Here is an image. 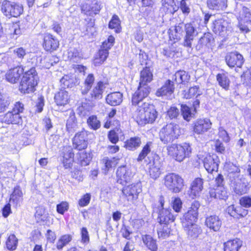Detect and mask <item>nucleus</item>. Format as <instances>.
<instances>
[{
  "instance_id": "60",
  "label": "nucleus",
  "mask_w": 251,
  "mask_h": 251,
  "mask_svg": "<svg viewBox=\"0 0 251 251\" xmlns=\"http://www.w3.org/2000/svg\"><path fill=\"white\" fill-rule=\"evenodd\" d=\"M179 114V109L176 107H171L167 111V116L171 119L176 118Z\"/></svg>"
},
{
  "instance_id": "23",
  "label": "nucleus",
  "mask_w": 251,
  "mask_h": 251,
  "mask_svg": "<svg viewBox=\"0 0 251 251\" xmlns=\"http://www.w3.org/2000/svg\"><path fill=\"white\" fill-rule=\"evenodd\" d=\"M106 84L101 81L98 82L93 88L89 91V94L92 100L100 99L106 87Z\"/></svg>"
},
{
  "instance_id": "9",
  "label": "nucleus",
  "mask_w": 251,
  "mask_h": 251,
  "mask_svg": "<svg viewBox=\"0 0 251 251\" xmlns=\"http://www.w3.org/2000/svg\"><path fill=\"white\" fill-rule=\"evenodd\" d=\"M142 192V186L140 182L125 186L122 193L128 201L134 203L138 198L139 194Z\"/></svg>"
},
{
  "instance_id": "34",
  "label": "nucleus",
  "mask_w": 251,
  "mask_h": 251,
  "mask_svg": "<svg viewBox=\"0 0 251 251\" xmlns=\"http://www.w3.org/2000/svg\"><path fill=\"white\" fill-rule=\"evenodd\" d=\"M242 245V241L239 239L230 240L224 244V251H238Z\"/></svg>"
},
{
  "instance_id": "64",
  "label": "nucleus",
  "mask_w": 251,
  "mask_h": 251,
  "mask_svg": "<svg viewBox=\"0 0 251 251\" xmlns=\"http://www.w3.org/2000/svg\"><path fill=\"white\" fill-rule=\"evenodd\" d=\"M13 53L19 59H22L26 55V51L23 48L19 47L13 50Z\"/></svg>"
},
{
  "instance_id": "29",
  "label": "nucleus",
  "mask_w": 251,
  "mask_h": 251,
  "mask_svg": "<svg viewBox=\"0 0 251 251\" xmlns=\"http://www.w3.org/2000/svg\"><path fill=\"white\" fill-rule=\"evenodd\" d=\"M123 101V94L119 92L109 94L106 98L107 103L111 106L120 105Z\"/></svg>"
},
{
  "instance_id": "35",
  "label": "nucleus",
  "mask_w": 251,
  "mask_h": 251,
  "mask_svg": "<svg viewBox=\"0 0 251 251\" xmlns=\"http://www.w3.org/2000/svg\"><path fill=\"white\" fill-rule=\"evenodd\" d=\"M94 81L95 77L93 74H90L86 76L81 88V93L83 95L89 93L94 83Z\"/></svg>"
},
{
  "instance_id": "16",
  "label": "nucleus",
  "mask_w": 251,
  "mask_h": 251,
  "mask_svg": "<svg viewBox=\"0 0 251 251\" xmlns=\"http://www.w3.org/2000/svg\"><path fill=\"white\" fill-rule=\"evenodd\" d=\"M43 46L47 51H53L56 50L59 46L58 40L52 34L46 33L44 35Z\"/></svg>"
},
{
  "instance_id": "26",
  "label": "nucleus",
  "mask_w": 251,
  "mask_h": 251,
  "mask_svg": "<svg viewBox=\"0 0 251 251\" xmlns=\"http://www.w3.org/2000/svg\"><path fill=\"white\" fill-rule=\"evenodd\" d=\"M214 41V38L211 33L206 32L200 38L197 48L200 50L203 48H209Z\"/></svg>"
},
{
  "instance_id": "20",
  "label": "nucleus",
  "mask_w": 251,
  "mask_h": 251,
  "mask_svg": "<svg viewBox=\"0 0 251 251\" xmlns=\"http://www.w3.org/2000/svg\"><path fill=\"white\" fill-rule=\"evenodd\" d=\"M73 146L78 150L81 151L87 146V134L85 131L77 133L73 139Z\"/></svg>"
},
{
  "instance_id": "14",
  "label": "nucleus",
  "mask_w": 251,
  "mask_h": 251,
  "mask_svg": "<svg viewBox=\"0 0 251 251\" xmlns=\"http://www.w3.org/2000/svg\"><path fill=\"white\" fill-rule=\"evenodd\" d=\"M225 59L226 64L230 68H233L235 66L240 68L244 62L242 55L237 51L228 53Z\"/></svg>"
},
{
  "instance_id": "31",
  "label": "nucleus",
  "mask_w": 251,
  "mask_h": 251,
  "mask_svg": "<svg viewBox=\"0 0 251 251\" xmlns=\"http://www.w3.org/2000/svg\"><path fill=\"white\" fill-rule=\"evenodd\" d=\"M209 195L211 198L226 200L227 197V193L224 186L217 187L216 189L210 190Z\"/></svg>"
},
{
  "instance_id": "21",
  "label": "nucleus",
  "mask_w": 251,
  "mask_h": 251,
  "mask_svg": "<svg viewBox=\"0 0 251 251\" xmlns=\"http://www.w3.org/2000/svg\"><path fill=\"white\" fill-rule=\"evenodd\" d=\"M25 68V67L24 69L23 67L18 66L10 69L5 75L6 80L11 83H17L19 80L21 75L23 74Z\"/></svg>"
},
{
  "instance_id": "28",
  "label": "nucleus",
  "mask_w": 251,
  "mask_h": 251,
  "mask_svg": "<svg viewBox=\"0 0 251 251\" xmlns=\"http://www.w3.org/2000/svg\"><path fill=\"white\" fill-rule=\"evenodd\" d=\"M74 153L73 149L70 147L64 148L63 163L66 169L70 168L74 161Z\"/></svg>"
},
{
  "instance_id": "50",
  "label": "nucleus",
  "mask_w": 251,
  "mask_h": 251,
  "mask_svg": "<svg viewBox=\"0 0 251 251\" xmlns=\"http://www.w3.org/2000/svg\"><path fill=\"white\" fill-rule=\"evenodd\" d=\"M240 18L243 22L251 24V10L246 7H243Z\"/></svg>"
},
{
  "instance_id": "42",
  "label": "nucleus",
  "mask_w": 251,
  "mask_h": 251,
  "mask_svg": "<svg viewBox=\"0 0 251 251\" xmlns=\"http://www.w3.org/2000/svg\"><path fill=\"white\" fill-rule=\"evenodd\" d=\"M217 80L219 84L225 90H228L229 86L230 80L226 73L218 74L216 76Z\"/></svg>"
},
{
  "instance_id": "39",
  "label": "nucleus",
  "mask_w": 251,
  "mask_h": 251,
  "mask_svg": "<svg viewBox=\"0 0 251 251\" xmlns=\"http://www.w3.org/2000/svg\"><path fill=\"white\" fill-rule=\"evenodd\" d=\"M190 76L188 73L183 70L176 72L173 75V80L177 84H180L189 80Z\"/></svg>"
},
{
  "instance_id": "19",
  "label": "nucleus",
  "mask_w": 251,
  "mask_h": 251,
  "mask_svg": "<svg viewBox=\"0 0 251 251\" xmlns=\"http://www.w3.org/2000/svg\"><path fill=\"white\" fill-rule=\"evenodd\" d=\"M81 9L82 13L85 15L94 16L100 12L101 6L99 2L95 1L90 4L88 3L82 4Z\"/></svg>"
},
{
  "instance_id": "59",
  "label": "nucleus",
  "mask_w": 251,
  "mask_h": 251,
  "mask_svg": "<svg viewBox=\"0 0 251 251\" xmlns=\"http://www.w3.org/2000/svg\"><path fill=\"white\" fill-rule=\"evenodd\" d=\"M120 25L119 17L117 15H114L109 23V27L112 29L116 28V31L118 32L117 29H118Z\"/></svg>"
},
{
  "instance_id": "36",
  "label": "nucleus",
  "mask_w": 251,
  "mask_h": 251,
  "mask_svg": "<svg viewBox=\"0 0 251 251\" xmlns=\"http://www.w3.org/2000/svg\"><path fill=\"white\" fill-rule=\"evenodd\" d=\"M142 241L144 244L151 251H157L158 246L156 240L150 235H145L142 236Z\"/></svg>"
},
{
  "instance_id": "17",
  "label": "nucleus",
  "mask_w": 251,
  "mask_h": 251,
  "mask_svg": "<svg viewBox=\"0 0 251 251\" xmlns=\"http://www.w3.org/2000/svg\"><path fill=\"white\" fill-rule=\"evenodd\" d=\"M212 123L208 118L200 119L194 123V132L198 134H202L211 128Z\"/></svg>"
},
{
  "instance_id": "22",
  "label": "nucleus",
  "mask_w": 251,
  "mask_h": 251,
  "mask_svg": "<svg viewBox=\"0 0 251 251\" xmlns=\"http://www.w3.org/2000/svg\"><path fill=\"white\" fill-rule=\"evenodd\" d=\"M174 82L167 80L161 88L157 89L155 95L157 97H168L174 93Z\"/></svg>"
},
{
  "instance_id": "46",
  "label": "nucleus",
  "mask_w": 251,
  "mask_h": 251,
  "mask_svg": "<svg viewBox=\"0 0 251 251\" xmlns=\"http://www.w3.org/2000/svg\"><path fill=\"white\" fill-rule=\"evenodd\" d=\"M181 115L183 119L189 122L193 118L194 115L195 110H192L186 104L181 105Z\"/></svg>"
},
{
  "instance_id": "44",
  "label": "nucleus",
  "mask_w": 251,
  "mask_h": 251,
  "mask_svg": "<svg viewBox=\"0 0 251 251\" xmlns=\"http://www.w3.org/2000/svg\"><path fill=\"white\" fill-rule=\"evenodd\" d=\"M184 228L188 236L192 238L197 237L201 232V228L195 224L189 225L188 227H184Z\"/></svg>"
},
{
  "instance_id": "43",
  "label": "nucleus",
  "mask_w": 251,
  "mask_h": 251,
  "mask_svg": "<svg viewBox=\"0 0 251 251\" xmlns=\"http://www.w3.org/2000/svg\"><path fill=\"white\" fill-rule=\"evenodd\" d=\"M77 159L79 163L82 166L88 165L92 158V154L90 152H86L85 151H81L79 152L77 154Z\"/></svg>"
},
{
  "instance_id": "10",
  "label": "nucleus",
  "mask_w": 251,
  "mask_h": 251,
  "mask_svg": "<svg viewBox=\"0 0 251 251\" xmlns=\"http://www.w3.org/2000/svg\"><path fill=\"white\" fill-rule=\"evenodd\" d=\"M213 31L220 36L228 35L232 30L231 24L226 20L220 19L213 23Z\"/></svg>"
},
{
  "instance_id": "52",
  "label": "nucleus",
  "mask_w": 251,
  "mask_h": 251,
  "mask_svg": "<svg viewBox=\"0 0 251 251\" xmlns=\"http://www.w3.org/2000/svg\"><path fill=\"white\" fill-rule=\"evenodd\" d=\"M171 229L168 224H160L157 233L159 238H165L168 237L170 234Z\"/></svg>"
},
{
  "instance_id": "2",
  "label": "nucleus",
  "mask_w": 251,
  "mask_h": 251,
  "mask_svg": "<svg viewBox=\"0 0 251 251\" xmlns=\"http://www.w3.org/2000/svg\"><path fill=\"white\" fill-rule=\"evenodd\" d=\"M157 115L154 106L150 102L142 103L138 106L136 111L137 119L141 124L152 123L157 118Z\"/></svg>"
},
{
  "instance_id": "32",
  "label": "nucleus",
  "mask_w": 251,
  "mask_h": 251,
  "mask_svg": "<svg viewBox=\"0 0 251 251\" xmlns=\"http://www.w3.org/2000/svg\"><path fill=\"white\" fill-rule=\"evenodd\" d=\"M207 5L211 10H224L227 6V0H207Z\"/></svg>"
},
{
  "instance_id": "49",
  "label": "nucleus",
  "mask_w": 251,
  "mask_h": 251,
  "mask_svg": "<svg viewBox=\"0 0 251 251\" xmlns=\"http://www.w3.org/2000/svg\"><path fill=\"white\" fill-rule=\"evenodd\" d=\"M123 135L122 130L120 128H115L110 130L108 134L109 141L113 144H116L119 141V136Z\"/></svg>"
},
{
  "instance_id": "56",
  "label": "nucleus",
  "mask_w": 251,
  "mask_h": 251,
  "mask_svg": "<svg viewBox=\"0 0 251 251\" xmlns=\"http://www.w3.org/2000/svg\"><path fill=\"white\" fill-rule=\"evenodd\" d=\"M10 104V100L5 96L0 94V113L6 111Z\"/></svg>"
},
{
  "instance_id": "54",
  "label": "nucleus",
  "mask_w": 251,
  "mask_h": 251,
  "mask_svg": "<svg viewBox=\"0 0 251 251\" xmlns=\"http://www.w3.org/2000/svg\"><path fill=\"white\" fill-rule=\"evenodd\" d=\"M89 127L94 130H97L100 126V123L96 116H90L87 120Z\"/></svg>"
},
{
  "instance_id": "33",
  "label": "nucleus",
  "mask_w": 251,
  "mask_h": 251,
  "mask_svg": "<svg viewBox=\"0 0 251 251\" xmlns=\"http://www.w3.org/2000/svg\"><path fill=\"white\" fill-rule=\"evenodd\" d=\"M23 201V193L19 186L16 187L11 195L10 202L14 206H20Z\"/></svg>"
},
{
  "instance_id": "30",
  "label": "nucleus",
  "mask_w": 251,
  "mask_h": 251,
  "mask_svg": "<svg viewBox=\"0 0 251 251\" xmlns=\"http://www.w3.org/2000/svg\"><path fill=\"white\" fill-rule=\"evenodd\" d=\"M176 217L171 213L169 209L162 208L160 212L159 219L160 224H168L175 221Z\"/></svg>"
},
{
  "instance_id": "45",
  "label": "nucleus",
  "mask_w": 251,
  "mask_h": 251,
  "mask_svg": "<svg viewBox=\"0 0 251 251\" xmlns=\"http://www.w3.org/2000/svg\"><path fill=\"white\" fill-rule=\"evenodd\" d=\"M234 192L238 195H243L247 192V185L241 179H237L234 181Z\"/></svg>"
},
{
  "instance_id": "27",
  "label": "nucleus",
  "mask_w": 251,
  "mask_h": 251,
  "mask_svg": "<svg viewBox=\"0 0 251 251\" xmlns=\"http://www.w3.org/2000/svg\"><path fill=\"white\" fill-rule=\"evenodd\" d=\"M205 225L210 229L217 231L220 228L222 222L218 216L212 215L206 218Z\"/></svg>"
},
{
  "instance_id": "37",
  "label": "nucleus",
  "mask_w": 251,
  "mask_h": 251,
  "mask_svg": "<svg viewBox=\"0 0 251 251\" xmlns=\"http://www.w3.org/2000/svg\"><path fill=\"white\" fill-rule=\"evenodd\" d=\"M153 75L150 68H145L140 73V85H148L151 82Z\"/></svg>"
},
{
  "instance_id": "38",
  "label": "nucleus",
  "mask_w": 251,
  "mask_h": 251,
  "mask_svg": "<svg viewBox=\"0 0 251 251\" xmlns=\"http://www.w3.org/2000/svg\"><path fill=\"white\" fill-rule=\"evenodd\" d=\"M176 0H162V8L166 12L174 13L177 9L176 5Z\"/></svg>"
},
{
  "instance_id": "47",
  "label": "nucleus",
  "mask_w": 251,
  "mask_h": 251,
  "mask_svg": "<svg viewBox=\"0 0 251 251\" xmlns=\"http://www.w3.org/2000/svg\"><path fill=\"white\" fill-rule=\"evenodd\" d=\"M68 58L74 62H77L82 58V55L78 50L70 48L68 52Z\"/></svg>"
},
{
  "instance_id": "4",
  "label": "nucleus",
  "mask_w": 251,
  "mask_h": 251,
  "mask_svg": "<svg viewBox=\"0 0 251 251\" xmlns=\"http://www.w3.org/2000/svg\"><path fill=\"white\" fill-rule=\"evenodd\" d=\"M180 134V129L178 125L170 123L162 127L159 132V138L164 144L172 142Z\"/></svg>"
},
{
  "instance_id": "53",
  "label": "nucleus",
  "mask_w": 251,
  "mask_h": 251,
  "mask_svg": "<svg viewBox=\"0 0 251 251\" xmlns=\"http://www.w3.org/2000/svg\"><path fill=\"white\" fill-rule=\"evenodd\" d=\"M201 95V93L199 90V87L197 86H195L191 87L188 91H184L183 93V97L185 99H190L196 95L197 97L198 96Z\"/></svg>"
},
{
  "instance_id": "25",
  "label": "nucleus",
  "mask_w": 251,
  "mask_h": 251,
  "mask_svg": "<svg viewBox=\"0 0 251 251\" xmlns=\"http://www.w3.org/2000/svg\"><path fill=\"white\" fill-rule=\"evenodd\" d=\"M54 99L57 105L64 106L69 103L70 96L67 91L62 89L55 94Z\"/></svg>"
},
{
  "instance_id": "40",
  "label": "nucleus",
  "mask_w": 251,
  "mask_h": 251,
  "mask_svg": "<svg viewBox=\"0 0 251 251\" xmlns=\"http://www.w3.org/2000/svg\"><path fill=\"white\" fill-rule=\"evenodd\" d=\"M141 144L139 137H131L125 142V147L128 150L133 151L138 148Z\"/></svg>"
},
{
  "instance_id": "63",
  "label": "nucleus",
  "mask_w": 251,
  "mask_h": 251,
  "mask_svg": "<svg viewBox=\"0 0 251 251\" xmlns=\"http://www.w3.org/2000/svg\"><path fill=\"white\" fill-rule=\"evenodd\" d=\"M91 195L90 194L87 193L79 200L78 204L80 206L84 207L87 205L90 201Z\"/></svg>"
},
{
  "instance_id": "41",
  "label": "nucleus",
  "mask_w": 251,
  "mask_h": 251,
  "mask_svg": "<svg viewBox=\"0 0 251 251\" xmlns=\"http://www.w3.org/2000/svg\"><path fill=\"white\" fill-rule=\"evenodd\" d=\"M77 128V122L75 113L73 112L70 113V116L66 123V128L70 133L74 132Z\"/></svg>"
},
{
  "instance_id": "58",
  "label": "nucleus",
  "mask_w": 251,
  "mask_h": 251,
  "mask_svg": "<svg viewBox=\"0 0 251 251\" xmlns=\"http://www.w3.org/2000/svg\"><path fill=\"white\" fill-rule=\"evenodd\" d=\"M114 41L115 38L112 35L109 36L107 40L102 43L101 50H107L108 51L109 49L113 46Z\"/></svg>"
},
{
  "instance_id": "48",
  "label": "nucleus",
  "mask_w": 251,
  "mask_h": 251,
  "mask_svg": "<svg viewBox=\"0 0 251 251\" xmlns=\"http://www.w3.org/2000/svg\"><path fill=\"white\" fill-rule=\"evenodd\" d=\"M18 243V239L14 234H12L8 237L6 241V246L8 250L14 251L17 249Z\"/></svg>"
},
{
  "instance_id": "5",
  "label": "nucleus",
  "mask_w": 251,
  "mask_h": 251,
  "mask_svg": "<svg viewBox=\"0 0 251 251\" xmlns=\"http://www.w3.org/2000/svg\"><path fill=\"white\" fill-rule=\"evenodd\" d=\"M24 104L17 102L12 111L7 112L0 119L2 123L7 124H19L22 122L20 113L24 111Z\"/></svg>"
},
{
  "instance_id": "1",
  "label": "nucleus",
  "mask_w": 251,
  "mask_h": 251,
  "mask_svg": "<svg viewBox=\"0 0 251 251\" xmlns=\"http://www.w3.org/2000/svg\"><path fill=\"white\" fill-rule=\"evenodd\" d=\"M31 60L33 61L31 62V65H27V66H30L31 68L24 74L19 87V90L24 93L33 92L35 86L37 84V74L34 68V61L36 59L32 57Z\"/></svg>"
},
{
  "instance_id": "61",
  "label": "nucleus",
  "mask_w": 251,
  "mask_h": 251,
  "mask_svg": "<svg viewBox=\"0 0 251 251\" xmlns=\"http://www.w3.org/2000/svg\"><path fill=\"white\" fill-rule=\"evenodd\" d=\"M57 211L61 214H63L69 209V203L66 201H63L57 205Z\"/></svg>"
},
{
  "instance_id": "18",
  "label": "nucleus",
  "mask_w": 251,
  "mask_h": 251,
  "mask_svg": "<svg viewBox=\"0 0 251 251\" xmlns=\"http://www.w3.org/2000/svg\"><path fill=\"white\" fill-rule=\"evenodd\" d=\"M149 173L150 177L153 179H156L161 174L162 164L158 157L154 158L152 162L149 163Z\"/></svg>"
},
{
  "instance_id": "55",
  "label": "nucleus",
  "mask_w": 251,
  "mask_h": 251,
  "mask_svg": "<svg viewBox=\"0 0 251 251\" xmlns=\"http://www.w3.org/2000/svg\"><path fill=\"white\" fill-rule=\"evenodd\" d=\"M152 143L151 142H148L147 144L144 146L142 151L139 153V156L137 159V161L140 162L142 161L143 159L145 158V157L147 156V155L151 152V146Z\"/></svg>"
},
{
  "instance_id": "11",
  "label": "nucleus",
  "mask_w": 251,
  "mask_h": 251,
  "mask_svg": "<svg viewBox=\"0 0 251 251\" xmlns=\"http://www.w3.org/2000/svg\"><path fill=\"white\" fill-rule=\"evenodd\" d=\"M184 29L185 35L182 45L185 47L191 48L194 38L198 35L197 30L196 27L191 23L184 24Z\"/></svg>"
},
{
  "instance_id": "24",
  "label": "nucleus",
  "mask_w": 251,
  "mask_h": 251,
  "mask_svg": "<svg viewBox=\"0 0 251 251\" xmlns=\"http://www.w3.org/2000/svg\"><path fill=\"white\" fill-rule=\"evenodd\" d=\"M203 180L198 177L192 182L191 186L190 195L192 198L194 199L199 196L203 189Z\"/></svg>"
},
{
  "instance_id": "12",
  "label": "nucleus",
  "mask_w": 251,
  "mask_h": 251,
  "mask_svg": "<svg viewBox=\"0 0 251 251\" xmlns=\"http://www.w3.org/2000/svg\"><path fill=\"white\" fill-rule=\"evenodd\" d=\"M150 92V88L148 85H140L137 90L134 93L132 98L133 105H141L142 100L146 98Z\"/></svg>"
},
{
  "instance_id": "15",
  "label": "nucleus",
  "mask_w": 251,
  "mask_h": 251,
  "mask_svg": "<svg viewBox=\"0 0 251 251\" xmlns=\"http://www.w3.org/2000/svg\"><path fill=\"white\" fill-rule=\"evenodd\" d=\"M220 161L216 154L207 155L203 159V163L204 168L208 173L217 172L218 170Z\"/></svg>"
},
{
  "instance_id": "13",
  "label": "nucleus",
  "mask_w": 251,
  "mask_h": 251,
  "mask_svg": "<svg viewBox=\"0 0 251 251\" xmlns=\"http://www.w3.org/2000/svg\"><path fill=\"white\" fill-rule=\"evenodd\" d=\"M116 176L117 182L124 185L131 179L133 175L129 167L122 166L117 169Z\"/></svg>"
},
{
  "instance_id": "3",
  "label": "nucleus",
  "mask_w": 251,
  "mask_h": 251,
  "mask_svg": "<svg viewBox=\"0 0 251 251\" xmlns=\"http://www.w3.org/2000/svg\"><path fill=\"white\" fill-rule=\"evenodd\" d=\"M167 150L169 155L178 162L182 161L191 153V148L187 143L172 144L168 147Z\"/></svg>"
},
{
  "instance_id": "62",
  "label": "nucleus",
  "mask_w": 251,
  "mask_h": 251,
  "mask_svg": "<svg viewBox=\"0 0 251 251\" xmlns=\"http://www.w3.org/2000/svg\"><path fill=\"white\" fill-rule=\"evenodd\" d=\"M248 213V210L244 208L242 206H236L235 218L239 219L246 216Z\"/></svg>"
},
{
  "instance_id": "51",
  "label": "nucleus",
  "mask_w": 251,
  "mask_h": 251,
  "mask_svg": "<svg viewBox=\"0 0 251 251\" xmlns=\"http://www.w3.org/2000/svg\"><path fill=\"white\" fill-rule=\"evenodd\" d=\"M72 239V236L69 234L62 235L56 243V248L58 250H61L67 245Z\"/></svg>"
},
{
  "instance_id": "7",
  "label": "nucleus",
  "mask_w": 251,
  "mask_h": 251,
  "mask_svg": "<svg viewBox=\"0 0 251 251\" xmlns=\"http://www.w3.org/2000/svg\"><path fill=\"white\" fill-rule=\"evenodd\" d=\"M164 185L174 193H179L183 186V179L179 175L175 173L166 175L164 178Z\"/></svg>"
},
{
  "instance_id": "6",
  "label": "nucleus",
  "mask_w": 251,
  "mask_h": 251,
  "mask_svg": "<svg viewBox=\"0 0 251 251\" xmlns=\"http://www.w3.org/2000/svg\"><path fill=\"white\" fill-rule=\"evenodd\" d=\"M1 10L3 15L8 18L18 17L23 12V6L21 3L4 0L1 2Z\"/></svg>"
},
{
  "instance_id": "57",
  "label": "nucleus",
  "mask_w": 251,
  "mask_h": 251,
  "mask_svg": "<svg viewBox=\"0 0 251 251\" xmlns=\"http://www.w3.org/2000/svg\"><path fill=\"white\" fill-rule=\"evenodd\" d=\"M172 205L176 212H179L182 208V202L179 198H172Z\"/></svg>"
},
{
  "instance_id": "8",
  "label": "nucleus",
  "mask_w": 251,
  "mask_h": 251,
  "mask_svg": "<svg viewBox=\"0 0 251 251\" xmlns=\"http://www.w3.org/2000/svg\"><path fill=\"white\" fill-rule=\"evenodd\" d=\"M200 206L198 201H194L191 204L188 211L184 214L181 218V223L183 227H188L192 224H195L198 216V210Z\"/></svg>"
}]
</instances>
